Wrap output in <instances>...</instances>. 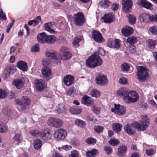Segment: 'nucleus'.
Masks as SVG:
<instances>
[{
	"instance_id": "nucleus-51",
	"label": "nucleus",
	"mask_w": 157,
	"mask_h": 157,
	"mask_svg": "<svg viewBox=\"0 0 157 157\" xmlns=\"http://www.w3.org/2000/svg\"><path fill=\"white\" fill-rule=\"evenodd\" d=\"M149 30L152 34L154 35H157V26H153L150 27Z\"/></svg>"
},
{
	"instance_id": "nucleus-35",
	"label": "nucleus",
	"mask_w": 157,
	"mask_h": 157,
	"mask_svg": "<svg viewBox=\"0 0 157 157\" xmlns=\"http://www.w3.org/2000/svg\"><path fill=\"white\" fill-rule=\"evenodd\" d=\"M98 153V150L94 149L91 151L86 152V155L87 157H94Z\"/></svg>"
},
{
	"instance_id": "nucleus-4",
	"label": "nucleus",
	"mask_w": 157,
	"mask_h": 157,
	"mask_svg": "<svg viewBox=\"0 0 157 157\" xmlns=\"http://www.w3.org/2000/svg\"><path fill=\"white\" fill-rule=\"evenodd\" d=\"M137 75L140 81H144L147 79L149 76V70L146 67L139 66L137 67Z\"/></svg>"
},
{
	"instance_id": "nucleus-12",
	"label": "nucleus",
	"mask_w": 157,
	"mask_h": 157,
	"mask_svg": "<svg viewBox=\"0 0 157 157\" xmlns=\"http://www.w3.org/2000/svg\"><path fill=\"white\" fill-rule=\"evenodd\" d=\"M67 134V132L65 130L60 128L58 129L54 132V136L57 140H62L66 137Z\"/></svg>"
},
{
	"instance_id": "nucleus-9",
	"label": "nucleus",
	"mask_w": 157,
	"mask_h": 157,
	"mask_svg": "<svg viewBox=\"0 0 157 157\" xmlns=\"http://www.w3.org/2000/svg\"><path fill=\"white\" fill-rule=\"evenodd\" d=\"M63 123V122L62 120L54 117L49 118L48 121V124L50 126L56 128L61 127Z\"/></svg>"
},
{
	"instance_id": "nucleus-32",
	"label": "nucleus",
	"mask_w": 157,
	"mask_h": 157,
	"mask_svg": "<svg viewBox=\"0 0 157 157\" xmlns=\"http://www.w3.org/2000/svg\"><path fill=\"white\" fill-rule=\"evenodd\" d=\"M127 17L128 18V22L130 25H134L136 24V18L133 14H128Z\"/></svg>"
},
{
	"instance_id": "nucleus-64",
	"label": "nucleus",
	"mask_w": 157,
	"mask_h": 157,
	"mask_svg": "<svg viewBox=\"0 0 157 157\" xmlns=\"http://www.w3.org/2000/svg\"><path fill=\"white\" fill-rule=\"evenodd\" d=\"M151 22H157V13L154 14H151Z\"/></svg>"
},
{
	"instance_id": "nucleus-10",
	"label": "nucleus",
	"mask_w": 157,
	"mask_h": 157,
	"mask_svg": "<svg viewBox=\"0 0 157 157\" xmlns=\"http://www.w3.org/2000/svg\"><path fill=\"white\" fill-rule=\"evenodd\" d=\"M101 19L105 23L110 24L115 21L116 18L115 14H113V12H110L105 13L101 17Z\"/></svg>"
},
{
	"instance_id": "nucleus-37",
	"label": "nucleus",
	"mask_w": 157,
	"mask_h": 157,
	"mask_svg": "<svg viewBox=\"0 0 157 157\" xmlns=\"http://www.w3.org/2000/svg\"><path fill=\"white\" fill-rule=\"evenodd\" d=\"M75 123L76 125L82 128H84L86 125L85 122L79 119H76L75 121Z\"/></svg>"
},
{
	"instance_id": "nucleus-24",
	"label": "nucleus",
	"mask_w": 157,
	"mask_h": 157,
	"mask_svg": "<svg viewBox=\"0 0 157 157\" xmlns=\"http://www.w3.org/2000/svg\"><path fill=\"white\" fill-rule=\"evenodd\" d=\"M93 39H104L101 33L96 30H93L91 32Z\"/></svg>"
},
{
	"instance_id": "nucleus-25",
	"label": "nucleus",
	"mask_w": 157,
	"mask_h": 157,
	"mask_svg": "<svg viewBox=\"0 0 157 157\" xmlns=\"http://www.w3.org/2000/svg\"><path fill=\"white\" fill-rule=\"evenodd\" d=\"M40 21H42L41 17L40 16H38L33 20H30L28 22V25L29 26L33 25L35 26L37 25Z\"/></svg>"
},
{
	"instance_id": "nucleus-47",
	"label": "nucleus",
	"mask_w": 157,
	"mask_h": 157,
	"mask_svg": "<svg viewBox=\"0 0 157 157\" xmlns=\"http://www.w3.org/2000/svg\"><path fill=\"white\" fill-rule=\"evenodd\" d=\"M56 40H38V42L40 44H52L54 43Z\"/></svg>"
},
{
	"instance_id": "nucleus-45",
	"label": "nucleus",
	"mask_w": 157,
	"mask_h": 157,
	"mask_svg": "<svg viewBox=\"0 0 157 157\" xmlns=\"http://www.w3.org/2000/svg\"><path fill=\"white\" fill-rule=\"evenodd\" d=\"M90 94L92 97L98 98L100 97L101 93L96 89H94L91 91Z\"/></svg>"
},
{
	"instance_id": "nucleus-11",
	"label": "nucleus",
	"mask_w": 157,
	"mask_h": 157,
	"mask_svg": "<svg viewBox=\"0 0 157 157\" xmlns=\"http://www.w3.org/2000/svg\"><path fill=\"white\" fill-rule=\"evenodd\" d=\"M40 138L44 141L50 140L52 137V132L48 128L43 129L40 131Z\"/></svg>"
},
{
	"instance_id": "nucleus-43",
	"label": "nucleus",
	"mask_w": 157,
	"mask_h": 157,
	"mask_svg": "<svg viewBox=\"0 0 157 157\" xmlns=\"http://www.w3.org/2000/svg\"><path fill=\"white\" fill-rule=\"evenodd\" d=\"M54 25V21H51L50 22H47L44 24V28L45 30L46 31L52 28V27Z\"/></svg>"
},
{
	"instance_id": "nucleus-38",
	"label": "nucleus",
	"mask_w": 157,
	"mask_h": 157,
	"mask_svg": "<svg viewBox=\"0 0 157 157\" xmlns=\"http://www.w3.org/2000/svg\"><path fill=\"white\" fill-rule=\"evenodd\" d=\"M127 148L125 146H122L119 147L118 149V152L117 155L120 156L122 155V154L126 151Z\"/></svg>"
},
{
	"instance_id": "nucleus-21",
	"label": "nucleus",
	"mask_w": 157,
	"mask_h": 157,
	"mask_svg": "<svg viewBox=\"0 0 157 157\" xmlns=\"http://www.w3.org/2000/svg\"><path fill=\"white\" fill-rule=\"evenodd\" d=\"M81 102L82 104L89 106L93 105L94 101L91 97L87 95H84L81 100Z\"/></svg>"
},
{
	"instance_id": "nucleus-17",
	"label": "nucleus",
	"mask_w": 157,
	"mask_h": 157,
	"mask_svg": "<svg viewBox=\"0 0 157 157\" xmlns=\"http://www.w3.org/2000/svg\"><path fill=\"white\" fill-rule=\"evenodd\" d=\"M134 123L133 124H127L124 127L125 132L129 135L134 134L136 132Z\"/></svg>"
},
{
	"instance_id": "nucleus-60",
	"label": "nucleus",
	"mask_w": 157,
	"mask_h": 157,
	"mask_svg": "<svg viewBox=\"0 0 157 157\" xmlns=\"http://www.w3.org/2000/svg\"><path fill=\"white\" fill-rule=\"evenodd\" d=\"M69 157H79L78 152L76 150L71 152V154L69 155Z\"/></svg>"
},
{
	"instance_id": "nucleus-23",
	"label": "nucleus",
	"mask_w": 157,
	"mask_h": 157,
	"mask_svg": "<svg viewBox=\"0 0 157 157\" xmlns=\"http://www.w3.org/2000/svg\"><path fill=\"white\" fill-rule=\"evenodd\" d=\"M63 81L65 85L67 86H69L73 83L74 78L72 76L67 75L63 78Z\"/></svg>"
},
{
	"instance_id": "nucleus-49",
	"label": "nucleus",
	"mask_w": 157,
	"mask_h": 157,
	"mask_svg": "<svg viewBox=\"0 0 157 157\" xmlns=\"http://www.w3.org/2000/svg\"><path fill=\"white\" fill-rule=\"evenodd\" d=\"M121 67V70L124 71H128L130 67L129 65L126 63L122 64Z\"/></svg>"
},
{
	"instance_id": "nucleus-29",
	"label": "nucleus",
	"mask_w": 157,
	"mask_h": 157,
	"mask_svg": "<svg viewBox=\"0 0 157 157\" xmlns=\"http://www.w3.org/2000/svg\"><path fill=\"white\" fill-rule=\"evenodd\" d=\"M111 3L109 0H102L99 2V4L101 8L105 9L109 7Z\"/></svg>"
},
{
	"instance_id": "nucleus-28",
	"label": "nucleus",
	"mask_w": 157,
	"mask_h": 157,
	"mask_svg": "<svg viewBox=\"0 0 157 157\" xmlns=\"http://www.w3.org/2000/svg\"><path fill=\"white\" fill-rule=\"evenodd\" d=\"M6 70V77L9 76L10 75L13 74L16 71L15 68L13 66H9Z\"/></svg>"
},
{
	"instance_id": "nucleus-13",
	"label": "nucleus",
	"mask_w": 157,
	"mask_h": 157,
	"mask_svg": "<svg viewBox=\"0 0 157 157\" xmlns=\"http://www.w3.org/2000/svg\"><path fill=\"white\" fill-rule=\"evenodd\" d=\"M136 3L140 7L147 10L153 9V5L147 0H138Z\"/></svg>"
},
{
	"instance_id": "nucleus-57",
	"label": "nucleus",
	"mask_w": 157,
	"mask_h": 157,
	"mask_svg": "<svg viewBox=\"0 0 157 157\" xmlns=\"http://www.w3.org/2000/svg\"><path fill=\"white\" fill-rule=\"evenodd\" d=\"M119 5L115 2L113 3L111 6V9L112 11L114 12L117 11L119 9Z\"/></svg>"
},
{
	"instance_id": "nucleus-8",
	"label": "nucleus",
	"mask_w": 157,
	"mask_h": 157,
	"mask_svg": "<svg viewBox=\"0 0 157 157\" xmlns=\"http://www.w3.org/2000/svg\"><path fill=\"white\" fill-rule=\"evenodd\" d=\"M122 10L125 13H129L131 12L133 6L132 0H122Z\"/></svg>"
},
{
	"instance_id": "nucleus-62",
	"label": "nucleus",
	"mask_w": 157,
	"mask_h": 157,
	"mask_svg": "<svg viewBox=\"0 0 157 157\" xmlns=\"http://www.w3.org/2000/svg\"><path fill=\"white\" fill-rule=\"evenodd\" d=\"M98 54L99 55V54L102 56H104L105 54V51L104 50L101 48H99L98 49Z\"/></svg>"
},
{
	"instance_id": "nucleus-27",
	"label": "nucleus",
	"mask_w": 157,
	"mask_h": 157,
	"mask_svg": "<svg viewBox=\"0 0 157 157\" xmlns=\"http://www.w3.org/2000/svg\"><path fill=\"white\" fill-rule=\"evenodd\" d=\"M17 66L19 68L24 71H27L28 69L27 63L23 61H18L17 63Z\"/></svg>"
},
{
	"instance_id": "nucleus-50",
	"label": "nucleus",
	"mask_w": 157,
	"mask_h": 157,
	"mask_svg": "<svg viewBox=\"0 0 157 157\" xmlns=\"http://www.w3.org/2000/svg\"><path fill=\"white\" fill-rule=\"evenodd\" d=\"M30 134L33 136L40 137V131L37 130H33L30 132Z\"/></svg>"
},
{
	"instance_id": "nucleus-33",
	"label": "nucleus",
	"mask_w": 157,
	"mask_h": 157,
	"mask_svg": "<svg viewBox=\"0 0 157 157\" xmlns=\"http://www.w3.org/2000/svg\"><path fill=\"white\" fill-rule=\"evenodd\" d=\"M41 70L43 75L45 77H48L50 75L52 72L49 67H43Z\"/></svg>"
},
{
	"instance_id": "nucleus-22",
	"label": "nucleus",
	"mask_w": 157,
	"mask_h": 157,
	"mask_svg": "<svg viewBox=\"0 0 157 157\" xmlns=\"http://www.w3.org/2000/svg\"><path fill=\"white\" fill-rule=\"evenodd\" d=\"M129 90L126 88H122L119 89L117 92V95L122 97L124 100Z\"/></svg>"
},
{
	"instance_id": "nucleus-20",
	"label": "nucleus",
	"mask_w": 157,
	"mask_h": 157,
	"mask_svg": "<svg viewBox=\"0 0 157 157\" xmlns=\"http://www.w3.org/2000/svg\"><path fill=\"white\" fill-rule=\"evenodd\" d=\"M119 40H109L107 42V45L109 48L118 49L120 47Z\"/></svg>"
},
{
	"instance_id": "nucleus-1",
	"label": "nucleus",
	"mask_w": 157,
	"mask_h": 157,
	"mask_svg": "<svg viewBox=\"0 0 157 157\" xmlns=\"http://www.w3.org/2000/svg\"><path fill=\"white\" fill-rule=\"evenodd\" d=\"M102 60L97 52L92 55L86 60V64L89 67H95L102 64Z\"/></svg>"
},
{
	"instance_id": "nucleus-39",
	"label": "nucleus",
	"mask_w": 157,
	"mask_h": 157,
	"mask_svg": "<svg viewBox=\"0 0 157 157\" xmlns=\"http://www.w3.org/2000/svg\"><path fill=\"white\" fill-rule=\"evenodd\" d=\"M146 43L148 47L151 48H154L156 44L155 40H148Z\"/></svg>"
},
{
	"instance_id": "nucleus-41",
	"label": "nucleus",
	"mask_w": 157,
	"mask_h": 157,
	"mask_svg": "<svg viewBox=\"0 0 157 157\" xmlns=\"http://www.w3.org/2000/svg\"><path fill=\"white\" fill-rule=\"evenodd\" d=\"M13 139L18 144L21 143L22 140V137L21 135L18 133L15 134Z\"/></svg>"
},
{
	"instance_id": "nucleus-34",
	"label": "nucleus",
	"mask_w": 157,
	"mask_h": 157,
	"mask_svg": "<svg viewBox=\"0 0 157 157\" xmlns=\"http://www.w3.org/2000/svg\"><path fill=\"white\" fill-rule=\"evenodd\" d=\"M112 126L113 130L117 132H120L122 127L121 124L118 123L113 124H112Z\"/></svg>"
},
{
	"instance_id": "nucleus-16",
	"label": "nucleus",
	"mask_w": 157,
	"mask_h": 157,
	"mask_svg": "<svg viewBox=\"0 0 157 157\" xmlns=\"http://www.w3.org/2000/svg\"><path fill=\"white\" fill-rule=\"evenodd\" d=\"M96 81L97 84L101 86L105 85L108 82L106 76L102 75H99L97 76Z\"/></svg>"
},
{
	"instance_id": "nucleus-61",
	"label": "nucleus",
	"mask_w": 157,
	"mask_h": 157,
	"mask_svg": "<svg viewBox=\"0 0 157 157\" xmlns=\"http://www.w3.org/2000/svg\"><path fill=\"white\" fill-rule=\"evenodd\" d=\"M6 91L0 89V98H5L6 95Z\"/></svg>"
},
{
	"instance_id": "nucleus-2",
	"label": "nucleus",
	"mask_w": 157,
	"mask_h": 157,
	"mask_svg": "<svg viewBox=\"0 0 157 157\" xmlns=\"http://www.w3.org/2000/svg\"><path fill=\"white\" fill-rule=\"evenodd\" d=\"M134 32L133 28L130 26L126 25L121 30L122 34L125 37H127L126 39H142L143 37L139 36H130Z\"/></svg>"
},
{
	"instance_id": "nucleus-18",
	"label": "nucleus",
	"mask_w": 157,
	"mask_h": 157,
	"mask_svg": "<svg viewBox=\"0 0 157 157\" xmlns=\"http://www.w3.org/2000/svg\"><path fill=\"white\" fill-rule=\"evenodd\" d=\"M36 39H57L54 35H47L45 32H43L38 34ZM59 39H60V38Z\"/></svg>"
},
{
	"instance_id": "nucleus-46",
	"label": "nucleus",
	"mask_w": 157,
	"mask_h": 157,
	"mask_svg": "<svg viewBox=\"0 0 157 157\" xmlns=\"http://www.w3.org/2000/svg\"><path fill=\"white\" fill-rule=\"evenodd\" d=\"M50 63V61L47 58H44L42 60V64L44 66V67H48Z\"/></svg>"
},
{
	"instance_id": "nucleus-58",
	"label": "nucleus",
	"mask_w": 157,
	"mask_h": 157,
	"mask_svg": "<svg viewBox=\"0 0 157 157\" xmlns=\"http://www.w3.org/2000/svg\"><path fill=\"white\" fill-rule=\"evenodd\" d=\"M146 152L147 155L148 156L152 155L155 153V151L153 149H147L146 150Z\"/></svg>"
},
{
	"instance_id": "nucleus-6",
	"label": "nucleus",
	"mask_w": 157,
	"mask_h": 157,
	"mask_svg": "<svg viewBox=\"0 0 157 157\" xmlns=\"http://www.w3.org/2000/svg\"><path fill=\"white\" fill-rule=\"evenodd\" d=\"M139 98V95L136 91H129L124 101L126 103L130 104L137 101Z\"/></svg>"
},
{
	"instance_id": "nucleus-55",
	"label": "nucleus",
	"mask_w": 157,
	"mask_h": 157,
	"mask_svg": "<svg viewBox=\"0 0 157 157\" xmlns=\"http://www.w3.org/2000/svg\"><path fill=\"white\" fill-rule=\"evenodd\" d=\"M40 48L39 47V44H36L33 45L31 49L32 52H39Z\"/></svg>"
},
{
	"instance_id": "nucleus-56",
	"label": "nucleus",
	"mask_w": 157,
	"mask_h": 157,
	"mask_svg": "<svg viewBox=\"0 0 157 157\" xmlns=\"http://www.w3.org/2000/svg\"><path fill=\"white\" fill-rule=\"evenodd\" d=\"M52 157H63V156L57 151L54 150L52 152Z\"/></svg>"
},
{
	"instance_id": "nucleus-31",
	"label": "nucleus",
	"mask_w": 157,
	"mask_h": 157,
	"mask_svg": "<svg viewBox=\"0 0 157 157\" xmlns=\"http://www.w3.org/2000/svg\"><path fill=\"white\" fill-rule=\"evenodd\" d=\"M69 111L73 114H78L82 112V109L78 107L73 106L70 108Z\"/></svg>"
},
{
	"instance_id": "nucleus-42",
	"label": "nucleus",
	"mask_w": 157,
	"mask_h": 157,
	"mask_svg": "<svg viewBox=\"0 0 157 157\" xmlns=\"http://www.w3.org/2000/svg\"><path fill=\"white\" fill-rule=\"evenodd\" d=\"M21 101L23 102V105H29L30 104V100L27 97L23 96L21 98Z\"/></svg>"
},
{
	"instance_id": "nucleus-7",
	"label": "nucleus",
	"mask_w": 157,
	"mask_h": 157,
	"mask_svg": "<svg viewBox=\"0 0 157 157\" xmlns=\"http://www.w3.org/2000/svg\"><path fill=\"white\" fill-rule=\"evenodd\" d=\"M45 54L47 57L55 63L59 62L61 59L60 56L56 52L52 50H47Z\"/></svg>"
},
{
	"instance_id": "nucleus-3",
	"label": "nucleus",
	"mask_w": 157,
	"mask_h": 157,
	"mask_svg": "<svg viewBox=\"0 0 157 157\" xmlns=\"http://www.w3.org/2000/svg\"><path fill=\"white\" fill-rule=\"evenodd\" d=\"M141 118L142 120L140 121L139 123L137 122L134 123V124L136 129L139 131H144L149 124V119L146 115H142Z\"/></svg>"
},
{
	"instance_id": "nucleus-14",
	"label": "nucleus",
	"mask_w": 157,
	"mask_h": 157,
	"mask_svg": "<svg viewBox=\"0 0 157 157\" xmlns=\"http://www.w3.org/2000/svg\"><path fill=\"white\" fill-rule=\"evenodd\" d=\"M126 108L125 107L119 104L114 105V108L111 109V111L113 112H115L117 114L121 115L124 114L126 111Z\"/></svg>"
},
{
	"instance_id": "nucleus-26",
	"label": "nucleus",
	"mask_w": 157,
	"mask_h": 157,
	"mask_svg": "<svg viewBox=\"0 0 157 157\" xmlns=\"http://www.w3.org/2000/svg\"><path fill=\"white\" fill-rule=\"evenodd\" d=\"M24 79L23 78L14 81L13 84L17 88L20 89L22 88L24 85Z\"/></svg>"
},
{
	"instance_id": "nucleus-30",
	"label": "nucleus",
	"mask_w": 157,
	"mask_h": 157,
	"mask_svg": "<svg viewBox=\"0 0 157 157\" xmlns=\"http://www.w3.org/2000/svg\"><path fill=\"white\" fill-rule=\"evenodd\" d=\"M55 109L59 114L65 113L66 109L64 105L63 104L58 105L56 106Z\"/></svg>"
},
{
	"instance_id": "nucleus-63",
	"label": "nucleus",
	"mask_w": 157,
	"mask_h": 157,
	"mask_svg": "<svg viewBox=\"0 0 157 157\" xmlns=\"http://www.w3.org/2000/svg\"><path fill=\"white\" fill-rule=\"evenodd\" d=\"M119 83L122 85H124L126 84L127 82V79L125 78H121L119 79Z\"/></svg>"
},
{
	"instance_id": "nucleus-36",
	"label": "nucleus",
	"mask_w": 157,
	"mask_h": 157,
	"mask_svg": "<svg viewBox=\"0 0 157 157\" xmlns=\"http://www.w3.org/2000/svg\"><path fill=\"white\" fill-rule=\"evenodd\" d=\"M34 147L35 148L38 149L40 148L42 145V142L41 140L37 139L35 140L33 143Z\"/></svg>"
},
{
	"instance_id": "nucleus-40",
	"label": "nucleus",
	"mask_w": 157,
	"mask_h": 157,
	"mask_svg": "<svg viewBox=\"0 0 157 157\" xmlns=\"http://www.w3.org/2000/svg\"><path fill=\"white\" fill-rule=\"evenodd\" d=\"M67 94L72 97H74L75 95L77 94L78 92L74 87H71L68 91L67 92Z\"/></svg>"
},
{
	"instance_id": "nucleus-59",
	"label": "nucleus",
	"mask_w": 157,
	"mask_h": 157,
	"mask_svg": "<svg viewBox=\"0 0 157 157\" xmlns=\"http://www.w3.org/2000/svg\"><path fill=\"white\" fill-rule=\"evenodd\" d=\"M87 143L89 144H94L96 143V140L91 138H89L86 140Z\"/></svg>"
},
{
	"instance_id": "nucleus-48",
	"label": "nucleus",
	"mask_w": 157,
	"mask_h": 157,
	"mask_svg": "<svg viewBox=\"0 0 157 157\" xmlns=\"http://www.w3.org/2000/svg\"><path fill=\"white\" fill-rule=\"evenodd\" d=\"M64 59L67 60L69 59L71 57V54L70 52V51L66 52L63 55H61Z\"/></svg>"
},
{
	"instance_id": "nucleus-5",
	"label": "nucleus",
	"mask_w": 157,
	"mask_h": 157,
	"mask_svg": "<svg viewBox=\"0 0 157 157\" xmlns=\"http://www.w3.org/2000/svg\"><path fill=\"white\" fill-rule=\"evenodd\" d=\"M74 24L78 26H82L86 21L83 13L81 12L74 14Z\"/></svg>"
},
{
	"instance_id": "nucleus-52",
	"label": "nucleus",
	"mask_w": 157,
	"mask_h": 157,
	"mask_svg": "<svg viewBox=\"0 0 157 157\" xmlns=\"http://www.w3.org/2000/svg\"><path fill=\"white\" fill-rule=\"evenodd\" d=\"M69 49L66 46H62L61 47L59 50V53L61 55H62L65 53L66 52L70 51Z\"/></svg>"
},
{
	"instance_id": "nucleus-15",
	"label": "nucleus",
	"mask_w": 157,
	"mask_h": 157,
	"mask_svg": "<svg viewBox=\"0 0 157 157\" xmlns=\"http://www.w3.org/2000/svg\"><path fill=\"white\" fill-rule=\"evenodd\" d=\"M34 83L36 90L38 91H43L46 86L45 82L42 79L35 80Z\"/></svg>"
},
{
	"instance_id": "nucleus-19",
	"label": "nucleus",
	"mask_w": 157,
	"mask_h": 157,
	"mask_svg": "<svg viewBox=\"0 0 157 157\" xmlns=\"http://www.w3.org/2000/svg\"><path fill=\"white\" fill-rule=\"evenodd\" d=\"M139 17L140 21L141 22L148 23L149 22H151V15L143 13H140Z\"/></svg>"
},
{
	"instance_id": "nucleus-53",
	"label": "nucleus",
	"mask_w": 157,
	"mask_h": 157,
	"mask_svg": "<svg viewBox=\"0 0 157 157\" xmlns=\"http://www.w3.org/2000/svg\"><path fill=\"white\" fill-rule=\"evenodd\" d=\"M109 144L112 146H116L118 145L119 143V140L117 139H111L109 142Z\"/></svg>"
},
{
	"instance_id": "nucleus-54",
	"label": "nucleus",
	"mask_w": 157,
	"mask_h": 157,
	"mask_svg": "<svg viewBox=\"0 0 157 157\" xmlns=\"http://www.w3.org/2000/svg\"><path fill=\"white\" fill-rule=\"evenodd\" d=\"M0 19L2 20H4V21H6L7 19L5 13L3 12L1 9H0Z\"/></svg>"
},
{
	"instance_id": "nucleus-44",
	"label": "nucleus",
	"mask_w": 157,
	"mask_h": 157,
	"mask_svg": "<svg viewBox=\"0 0 157 157\" xmlns=\"http://www.w3.org/2000/svg\"><path fill=\"white\" fill-rule=\"evenodd\" d=\"M8 128L5 123H2L0 124V132L5 133L7 132Z\"/></svg>"
}]
</instances>
